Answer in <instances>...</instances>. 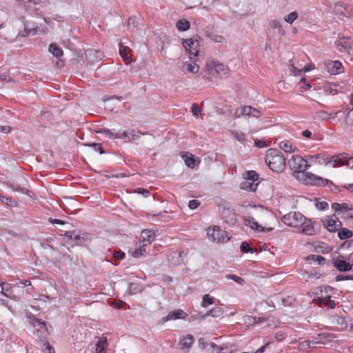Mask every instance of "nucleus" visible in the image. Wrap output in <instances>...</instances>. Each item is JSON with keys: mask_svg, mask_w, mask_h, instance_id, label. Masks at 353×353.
Listing matches in <instances>:
<instances>
[{"mask_svg": "<svg viewBox=\"0 0 353 353\" xmlns=\"http://www.w3.org/2000/svg\"><path fill=\"white\" fill-rule=\"evenodd\" d=\"M265 161L270 169L274 172H282L286 166L285 159L282 152L275 148H270L267 150Z\"/></svg>", "mask_w": 353, "mask_h": 353, "instance_id": "nucleus-1", "label": "nucleus"}, {"mask_svg": "<svg viewBox=\"0 0 353 353\" xmlns=\"http://www.w3.org/2000/svg\"><path fill=\"white\" fill-rule=\"evenodd\" d=\"M259 174L254 170L245 172L243 174V181L240 184V188L245 191L255 192L259 184Z\"/></svg>", "mask_w": 353, "mask_h": 353, "instance_id": "nucleus-2", "label": "nucleus"}, {"mask_svg": "<svg viewBox=\"0 0 353 353\" xmlns=\"http://www.w3.org/2000/svg\"><path fill=\"white\" fill-rule=\"evenodd\" d=\"M290 169L293 171V176L297 179L298 172H305L311 165L306 159L300 155H293L288 162Z\"/></svg>", "mask_w": 353, "mask_h": 353, "instance_id": "nucleus-3", "label": "nucleus"}, {"mask_svg": "<svg viewBox=\"0 0 353 353\" xmlns=\"http://www.w3.org/2000/svg\"><path fill=\"white\" fill-rule=\"evenodd\" d=\"M297 180L303 182L305 184H310L319 186H325L328 184L330 181L326 179L321 178L311 172H298Z\"/></svg>", "mask_w": 353, "mask_h": 353, "instance_id": "nucleus-4", "label": "nucleus"}, {"mask_svg": "<svg viewBox=\"0 0 353 353\" xmlns=\"http://www.w3.org/2000/svg\"><path fill=\"white\" fill-rule=\"evenodd\" d=\"M206 69L214 77H221L229 73V68L219 61L210 60L206 63Z\"/></svg>", "mask_w": 353, "mask_h": 353, "instance_id": "nucleus-5", "label": "nucleus"}, {"mask_svg": "<svg viewBox=\"0 0 353 353\" xmlns=\"http://www.w3.org/2000/svg\"><path fill=\"white\" fill-rule=\"evenodd\" d=\"M201 40V37L198 35H196L191 39L182 40L183 46L188 52L190 59L198 56L199 52V42Z\"/></svg>", "mask_w": 353, "mask_h": 353, "instance_id": "nucleus-6", "label": "nucleus"}, {"mask_svg": "<svg viewBox=\"0 0 353 353\" xmlns=\"http://www.w3.org/2000/svg\"><path fill=\"white\" fill-rule=\"evenodd\" d=\"M305 220V217L300 212H290L283 216V223L294 228L299 227Z\"/></svg>", "mask_w": 353, "mask_h": 353, "instance_id": "nucleus-7", "label": "nucleus"}, {"mask_svg": "<svg viewBox=\"0 0 353 353\" xmlns=\"http://www.w3.org/2000/svg\"><path fill=\"white\" fill-rule=\"evenodd\" d=\"M208 236L212 241L216 242L228 241L231 238L228 235L225 231L222 230L218 225L209 228L208 230Z\"/></svg>", "mask_w": 353, "mask_h": 353, "instance_id": "nucleus-8", "label": "nucleus"}, {"mask_svg": "<svg viewBox=\"0 0 353 353\" xmlns=\"http://www.w3.org/2000/svg\"><path fill=\"white\" fill-rule=\"evenodd\" d=\"M330 323L336 326L339 330H353V319L346 320L345 317L338 315L330 317Z\"/></svg>", "mask_w": 353, "mask_h": 353, "instance_id": "nucleus-9", "label": "nucleus"}, {"mask_svg": "<svg viewBox=\"0 0 353 353\" xmlns=\"http://www.w3.org/2000/svg\"><path fill=\"white\" fill-rule=\"evenodd\" d=\"M246 323L249 324H259L266 322V325L268 327H276L279 325V321L274 318H265V317H254L248 316L246 318Z\"/></svg>", "mask_w": 353, "mask_h": 353, "instance_id": "nucleus-10", "label": "nucleus"}, {"mask_svg": "<svg viewBox=\"0 0 353 353\" xmlns=\"http://www.w3.org/2000/svg\"><path fill=\"white\" fill-rule=\"evenodd\" d=\"M339 112L340 111L334 113H330L325 110L318 111L313 114L312 119L315 123H319L324 121L335 119Z\"/></svg>", "mask_w": 353, "mask_h": 353, "instance_id": "nucleus-11", "label": "nucleus"}, {"mask_svg": "<svg viewBox=\"0 0 353 353\" xmlns=\"http://www.w3.org/2000/svg\"><path fill=\"white\" fill-rule=\"evenodd\" d=\"M183 251H172L169 252L167 256L169 266L175 267L182 264L183 262Z\"/></svg>", "mask_w": 353, "mask_h": 353, "instance_id": "nucleus-12", "label": "nucleus"}, {"mask_svg": "<svg viewBox=\"0 0 353 353\" xmlns=\"http://www.w3.org/2000/svg\"><path fill=\"white\" fill-rule=\"evenodd\" d=\"M221 215L222 219L228 225H234L236 223V218L235 211L230 207H224L221 210Z\"/></svg>", "mask_w": 353, "mask_h": 353, "instance_id": "nucleus-13", "label": "nucleus"}, {"mask_svg": "<svg viewBox=\"0 0 353 353\" xmlns=\"http://www.w3.org/2000/svg\"><path fill=\"white\" fill-rule=\"evenodd\" d=\"M243 221L245 225L258 232L272 231L273 230L272 228L263 227L252 216H244Z\"/></svg>", "mask_w": 353, "mask_h": 353, "instance_id": "nucleus-14", "label": "nucleus"}, {"mask_svg": "<svg viewBox=\"0 0 353 353\" xmlns=\"http://www.w3.org/2000/svg\"><path fill=\"white\" fill-rule=\"evenodd\" d=\"M333 334L322 332L318 334L317 337L314 338L312 341H305L299 344L301 348H305L306 346L311 348L314 347V345L317 343H321V342L319 341V339H328L330 337H332Z\"/></svg>", "mask_w": 353, "mask_h": 353, "instance_id": "nucleus-15", "label": "nucleus"}, {"mask_svg": "<svg viewBox=\"0 0 353 353\" xmlns=\"http://www.w3.org/2000/svg\"><path fill=\"white\" fill-rule=\"evenodd\" d=\"M327 72L332 75L341 74L343 72V67L341 62L338 61H329L326 63Z\"/></svg>", "mask_w": 353, "mask_h": 353, "instance_id": "nucleus-16", "label": "nucleus"}, {"mask_svg": "<svg viewBox=\"0 0 353 353\" xmlns=\"http://www.w3.org/2000/svg\"><path fill=\"white\" fill-rule=\"evenodd\" d=\"M195 314H191L190 321L202 320L204 318L212 316L214 317L219 316L222 314L223 310H208L205 314H201L198 310H193Z\"/></svg>", "mask_w": 353, "mask_h": 353, "instance_id": "nucleus-17", "label": "nucleus"}, {"mask_svg": "<svg viewBox=\"0 0 353 353\" xmlns=\"http://www.w3.org/2000/svg\"><path fill=\"white\" fill-rule=\"evenodd\" d=\"M314 301L319 307H323L325 305L329 309H334L335 307L334 301L332 300L330 297H318L314 299Z\"/></svg>", "mask_w": 353, "mask_h": 353, "instance_id": "nucleus-18", "label": "nucleus"}, {"mask_svg": "<svg viewBox=\"0 0 353 353\" xmlns=\"http://www.w3.org/2000/svg\"><path fill=\"white\" fill-rule=\"evenodd\" d=\"M142 241L141 243L144 245H150L155 239V233L151 230H145L141 234Z\"/></svg>", "mask_w": 353, "mask_h": 353, "instance_id": "nucleus-19", "label": "nucleus"}, {"mask_svg": "<svg viewBox=\"0 0 353 353\" xmlns=\"http://www.w3.org/2000/svg\"><path fill=\"white\" fill-rule=\"evenodd\" d=\"M347 154H341L338 156H334L327 163L332 164L334 168L346 165Z\"/></svg>", "mask_w": 353, "mask_h": 353, "instance_id": "nucleus-20", "label": "nucleus"}, {"mask_svg": "<svg viewBox=\"0 0 353 353\" xmlns=\"http://www.w3.org/2000/svg\"><path fill=\"white\" fill-rule=\"evenodd\" d=\"M187 314L184 310H176L169 313L165 317L162 319V323L167 322L168 321L176 320L179 319H185Z\"/></svg>", "mask_w": 353, "mask_h": 353, "instance_id": "nucleus-21", "label": "nucleus"}, {"mask_svg": "<svg viewBox=\"0 0 353 353\" xmlns=\"http://www.w3.org/2000/svg\"><path fill=\"white\" fill-rule=\"evenodd\" d=\"M334 266L341 272L350 271L352 268V266L350 263L339 259H337L334 261Z\"/></svg>", "mask_w": 353, "mask_h": 353, "instance_id": "nucleus-22", "label": "nucleus"}, {"mask_svg": "<svg viewBox=\"0 0 353 353\" xmlns=\"http://www.w3.org/2000/svg\"><path fill=\"white\" fill-rule=\"evenodd\" d=\"M334 12L337 15L343 16L345 17H350V9L345 6L341 3H337L335 4L334 8Z\"/></svg>", "mask_w": 353, "mask_h": 353, "instance_id": "nucleus-23", "label": "nucleus"}, {"mask_svg": "<svg viewBox=\"0 0 353 353\" xmlns=\"http://www.w3.org/2000/svg\"><path fill=\"white\" fill-rule=\"evenodd\" d=\"M194 341V337L191 334H188L179 341V346L181 350L190 349Z\"/></svg>", "mask_w": 353, "mask_h": 353, "instance_id": "nucleus-24", "label": "nucleus"}, {"mask_svg": "<svg viewBox=\"0 0 353 353\" xmlns=\"http://www.w3.org/2000/svg\"><path fill=\"white\" fill-rule=\"evenodd\" d=\"M0 285L1 286V293L4 296L16 301L17 300V296L13 294L12 287L11 286L10 284L1 283H0Z\"/></svg>", "mask_w": 353, "mask_h": 353, "instance_id": "nucleus-25", "label": "nucleus"}, {"mask_svg": "<svg viewBox=\"0 0 353 353\" xmlns=\"http://www.w3.org/2000/svg\"><path fill=\"white\" fill-rule=\"evenodd\" d=\"M147 245H144L143 243L139 242L137 243L135 245V248H134V250H130V253H131V255L134 258H139L141 256H143L145 252V247Z\"/></svg>", "mask_w": 353, "mask_h": 353, "instance_id": "nucleus-26", "label": "nucleus"}, {"mask_svg": "<svg viewBox=\"0 0 353 353\" xmlns=\"http://www.w3.org/2000/svg\"><path fill=\"white\" fill-rule=\"evenodd\" d=\"M97 132L104 134L108 139H119V131L115 132L114 130L103 128L98 130Z\"/></svg>", "mask_w": 353, "mask_h": 353, "instance_id": "nucleus-27", "label": "nucleus"}, {"mask_svg": "<svg viewBox=\"0 0 353 353\" xmlns=\"http://www.w3.org/2000/svg\"><path fill=\"white\" fill-rule=\"evenodd\" d=\"M300 226L302 228V232L303 234L306 235H313L315 234V229L311 220L306 221L305 219Z\"/></svg>", "mask_w": 353, "mask_h": 353, "instance_id": "nucleus-28", "label": "nucleus"}, {"mask_svg": "<svg viewBox=\"0 0 353 353\" xmlns=\"http://www.w3.org/2000/svg\"><path fill=\"white\" fill-rule=\"evenodd\" d=\"M129 50L128 47L120 44L119 53L123 61L127 65L132 62L131 56L128 54Z\"/></svg>", "mask_w": 353, "mask_h": 353, "instance_id": "nucleus-29", "label": "nucleus"}, {"mask_svg": "<svg viewBox=\"0 0 353 353\" xmlns=\"http://www.w3.org/2000/svg\"><path fill=\"white\" fill-rule=\"evenodd\" d=\"M138 137L133 130L130 131H119V139H128V141H132L137 139Z\"/></svg>", "mask_w": 353, "mask_h": 353, "instance_id": "nucleus-30", "label": "nucleus"}, {"mask_svg": "<svg viewBox=\"0 0 353 353\" xmlns=\"http://www.w3.org/2000/svg\"><path fill=\"white\" fill-rule=\"evenodd\" d=\"M30 323L34 326V327H40L41 328L45 329L48 332V327L46 325V323L45 321H42L40 319H38L35 317L34 315H30L29 316Z\"/></svg>", "mask_w": 353, "mask_h": 353, "instance_id": "nucleus-31", "label": "nucleus"}, {"mask_svg": "<svg viewBox=\"0 0 353 353\" xmlns=\"http://www.w3.org/2000/svg\"><path fill=\"white\" fill-rule=\"evenodd\" d=\"M182 69H185L187 71L192 73H197L199 70V66L195 62H184L179 66Z\"/></svg>", "mask_w": 353, "mask_h": 353, "instance_id": "nucleus-32", "label": "nucleus"}, {"mask_svg": "<svg viewBox=\"0 0 353 353\" xmlns=\"http://www.w3.org/2000/svg\"><path fill=\"white\" fill-rule=\"evenodd\" d=\"M351 41L348 38H341L338 41L337 47L340 52H342L343 50H347V49L351 48Z\"/></svg>", "mask_w": 353, "mask_h": 353, "instance_id": "nucleus-33", "label": "nucleus"}, {"mask_svg": "<svg viewBox=\"0 0 353 353\" xmlns=\"http://www.w3.org/2000/svg\"><path fill=\"white\" fill-rule=\"evenodd\" d=\"M49 51L56 57H60L63 54V50L54 43L49 46Z\"/></svg>", "mask_w": 353, "mask_h": 353, "instance_id": "nucleus-34", "label": "nucleus"}, {"mask_svg": "<svg viewBox=\"0 0 353 353\" xmlns=\"http://www.w3.org/2000/svg\"><path fill=\"white\" fill-rule=\"evenodd\" d=\"M270 26L274 30H277L281 36H284L285 34V31L283 28L281 23L278 20L274 19L271 21L270 22Z\"/></svg>", "mask_w": 353, "mask_h": 353, "instance_id": "nucleus-35", "label": "nucleus"}, {"mask_svg": "<svg viewBox=\"0 0 353 353\" xmlns=\"http://www.w3.org/2000/svg\"><path fill=\"white\" fill-rule=\"evenodd\" d=\"M176 27L179 31H186L190 27V23L187 19H180L176 21Z\"/></svg>", "mask_w": 353, "mask_h": 353, "instance_id": "nucleus-36", "label": "nucleus"}, {"mask_svg": "<svg viewBox=\"0 0 353 353\" xmlns=\"http://www.w3.org/2000/svg\"><path fill=\"white\" fill-rule=\"evenodd\" d=\"M353 236V232L347 228H341L338 232V236L340 239L344 240L351 238Z\"/></svg>", "mask_w": 353, "mask_h": 353, "instance_id": "nucleus-37", "label": "nucleus"}, {"mask_svg": "<svg viewBox=\"0 0 353 353\" xmlns=\"http://www.w3.org/2000/svg\"><path fill=\"white\" fill-rule=\"evenodd\" d=\"M6 185L8 187L11 188L14 191L19 192L24 194H29V190L27 188H21L19 185L17 183L7 182Z\"/></svg>", "mask_w": 353, "mask_h": 353, "instance_id": "nucleus-38", "label": "nucleus"}, {"mask_svg": "<svg viewBox=\"0 0 353 353\" xmlns=\"http://www.w3.org/2000/svg\"><path fill=\"white\" fill-rule=\"evenodd\" d=\"M279 148L285 152H293L295 150V147L289 141H283L279 143Z\"/></svg>", "mask_w": 353, "mask_h": 353, "instance_id": "nucleus-39", "label": "nucleus"}, {"mask_svg": "<svg viewBox=\"0 0 353 353\" xmlns=\"http://www.w3.org/2000/svg\"><path fill=\"white\" fill-rule=\"evenodd\" d=\"M185 163L190 168H193L194 165L195 160L192 154L188 152H184L181 155Z\"/></svg>", "mask_w": 353, "mask_h": 353, "instance_id": "nucleus-40", "label": "nucleus"}, {"mask_svg": "<svg viewBox=\"0 0 353 353\" xmlns=\"http://www.w3.org/2000/svg\"><path fill=\"white\" fill-rule=\"evenodd\" d=\"M0 201L9 206L17 207L18 205V202L11 196L0 195Z\"/></svg>", "mask_w": 353, "mask_h": 353, "instance_id": "nucleus-41", "label": "nucleus"}, {"mask_svg": "<svg viewBox=\"0 0 353 353\" xmlns=\"http://www.w3.org/2000/svg\"><path fill=\"white\" fill-rule=\"evenodd\" d=\"M89 236L87 233L80 234L75 232L74 240L77 241L78 245H81L89 239Z\"/></svg>", "mask_w": 353, "mask_h": 353, "instance_id": "nucleus-42", "label": "nucleus"}, {"mask_svg": "<svg viewBox=\"0 0 353 353\" xmlns=\"http://www.w3.org/2000/svg\"><path fill=\"white\" fill-rule=\"evenodd\" d=\"M324 90L330 94H336L338 93V85L334 83H328L325 85Z\"/></svg>", "mask_w": 353, "mask_h": 353, "instance_id": "nucleus-43", "label": "nucleus"}, {"mask_svg": "<svg viewBox=\"0 0 353 353\" xmlns=\"http://www.w3.org/2000/svg\"><path fill=\"white\" fill-rule=\"evenodd\" d=\"M308 160H311L314 163L321 164L325 162V159L321 154L316 155H307L305 157Z\"/></svg>", "mask_w": 353, "mask_h": 353, "instance_id": "nucleus-44", "label": "nucleus"}, {"mask_svg": "<svg viewBox=\"0 0 353 353\" xmlns=\"http://www.w3.org/2000/svg\"><path fill=\"white\" fill-rule=\"evenodd\" d=\"M323 225L325 228L330 232H335L336 231V221L333 219H329L326 220Z\"/></svg>", "mask_w": 353, "mask_h": 353, "instance_id": "nucleus-45", "label": "nucleus"}, {"mask_svg": "<svg viewBox=\"0 0 353 353\" xmlns=\"http://www.w3.org/2000/svg\"><path fill=\"white\" fill-rule=\"evenodd\" d=\"M252 110V106H250V105H245V106H243V107H242L241 108L240 114H238L237 111L236 112V115L237 117H240L241 115L251 117Z\"/></svg>", "mask_w": 353, "mask_h": 353, "instance_id": "nucleus-46", "label": "nucleus"}, {"mask_svg": "<svg viewBox=\"0 0 353 353\" xmlns=\"http://www.w3.org/2000/svg\"><path fill=\"white\" fill-rule=\"evenodd\" d=\"M299 17V14L296 12H291L288 15L285 16L283 19L285 22L289 24H292Z\"/></svg>", "mask_w": 353, "mask_h": 353, "instance_id": "nucleus-47", "label": "nucleus"}, {"mask_svg": "<svg viewBox=\"0 0 353 353\" xmlns=\"http://www.w3.org/2000/svg\"><path fill=\"white\" fill-rule=\"evenodd\" d=\"M214 350H217L219 353H232L234 350V345H231L230 347H224V346H214Z\"/></svg>", "mask_w": 353, "mask_h": 353, "instance_id": "nucleus-48", "label": "nucleus"}, {"mask_svg": "<svg viewBox=\"0 0 353 353\" xmlns=\"http://www.w3.org/2000/svg\"><path fill=\"white\" fill-rule=\"evenodd\" d=\"M240 250L243 253H254L255 250L250 247V244L246 241H243L240 245Z\"/></svg>", "mask_w": 353, "mask_h": 353, "instance_id": "nucleus-49", "label": "nucleus"}, {"mask_svg": "<svg viewBox=\"0 0 353 353\" xmlns=\"http://www.w3.org/2000/svg\"><path fill=\"white\" fill-rule=\"evenodd\" d=\"M214 299L211 297L209 294H205L203 297V301L201 303V307H206L210 305L213 304Z\"/></svg>", "mask_w": 353, "mask_h": 353, "instance_id": "nucleus-50", "label": "nucleus"}, {"mask_svg": "<svg viewBox=\"0 0 353 353\" xmlns=\"http://www.w3.org/2000/svg\"><path fill=\"white\" fill-rule=\"evenodd\" d=\"M85 145L92 148L95 151L99 152L101 154L105 153V152L103 149L101 143H90L85 144Z\"/></svg>", "mask_w": 353, "mask_h": 353, "instance_id": "nucleus-51", "label": "nucleus"}, {"mask_svg": "<svg viewBox=\"0 0 353 353\" xmlns=\"http://www.w3.org/2000/svg\"><path fill=\"white\" fill-rule=\"evenodd\" d=\"M344 122L347 125H353V106L352 108L347 113Z\"/></svg>", "mask_w": 353, "mask_h": 353, "instance_id": "nucleus-52", "label": "nucleus"}, {"mask_svg": "<svg viewBox=\"0 0 353 353\" xmlns=\"http://www.w3.org/2000/svg\"><path fill=\"white\" fill-rule=\"evenodd\" d=\"M225 277L228 279L233 280L234 281H235L236 283H237L240 285H243L245 283V281L241 277H240L236 274H227L225 276Z\"/></svg>", "mask_w": 353, "mask_h": 353, "instance_id": "nucleus-53", "label": "nucleus"}, {"mask_svg": "<svg viewBox=\"0 0 353 353\" xmlns=\"http://www.w3.org/2000/svg\"><path fill=\"white\" fill-rule=\"evenodd\" d=\"M291 72L294 73V75H299L303 72H306L309 71V69L305 67L304 68L299 70L296 68L293 64L291 65Z\"/></svg>", "mask_w": 353, "mask_h": 353, "instance_id": "nucleus-54", "label": "nucleus"}, {"mask_svg": "<svg viewBox=\"0 0 353 353\" xmlns=\"http://www.w3.org/2000/svg\"><path fill=\"white\" fill-rule=\"evenodd\" d=\"M314 259L315 261H317L318 264H324L325 263V259L322 256H320V255H310L308 257H307V259Z\"/></svg>", "mask_w": 353, "mask_h": 353, "instance_id": "nucleus-55", "label": "nucleus"}, {"mask_svg": "<svg viewBox=\"0 0 353 353\" xmlns=\"http://www.w3.org/2000/svg\"><path fill=\"white\" fill-rule=\"evenodd\" d=\"M232 134L234 137L240 142H243L245 139V135L242 132L233 131Z\"/></svg>", "mask_w": 353, "mask_h": 353, "instance_id": "nucleus-56", "label": "nucleus"}, {"mask_svg": "<svg viewBox=\"0 0 353 353\" xmlns=\"http://www.w3.org/2000/svg\"><path fill=\"white\" fill-rule=\"evenodd\" d=\"M210 39L216 43H223L225 41V38L223 36L214 33L212 34Z\"/></svg>", "mask_w": 353, "mask_h": 353, "instance_id": "nucleus-57", "label": "nucleus"}, {"mask_svg": "<svg viewBox=\"0 0 353 353\" xmlns=\"http://www.w3.org/2000/svg\"><path fill=\"white\" fill-rule=\"evenodd\" d=\"M315 205L320 210H325L328 208V203L325 201H318L315 203Z\"/></svg>", "mask_w": 353, "mask_h": 353, "instance_id": "nucleus-58", "label": "nucleus"}, {"mask_svg": "<svg viewBox=\"0 0 353 353\" xmlns=\"http://www.w3.org/2000/svg\"><path fill=\"white\" fill-rule=\"evenodd\" d=\"M125 256V254L121 250L114 251L113 253V257L117 261L122 260Z\"/></svg>", "mask_w": 353, "mask_h": 353, "instance_id": "nucleus-59", "label": "nucleus"}, {"mask_svg": "<svg viewBox=\"0 0 353 353\" xmlns=\"http://www.w3.org/2000/svg\"><path fill=\"white\" fill-rule=\"evenodd\" d=\"M203 33H204V35L208 37V38H210V37L212 35V34L214 33L213 32V27L212 26H206L204 29H203Z\"/></svg>", "mask_w": 353, "mask_h": 353, "instance_id": "nucleus-60", "label": "nucleus"}, {"mask_svg": "<svg viewBox=\"0 0 353 353\" xmlns=\"http://www.w3.org/2000/svg\"><path fill=\"white\" fill-rule=\"evenodd\" d=\"M39 344L41 347H42V349L43 348H46V346L48 345H50V344L49 343V341H48V339L43 336V337H41L39 339Z\"/></svg>", "mask_w": 353, "mask_h": 353, "instance_id": "nucleus-61", "label": "nucleus"}, {"mask_svg": "<svg viewBox=\"0 0 353 353\" xmlns=\"http://www.w3.org/2000/svg\"><path fill=\"white\" fill-rule=\"evenodd\" d=\"M199 201L195 199L190 200L188 203V206L192 210L196 209L199 206Z\"/></svg>", "mask_w": 353, "mask_h": 353, "instance_id": "nucleus-62", "label": "nucleus"}, {"mask_svg": "<svg viewBox=\"0 0 353 353\" xmlns=\"http://www.w3.org/2000/svg\"><path fill=\"white\" fill-rule=\"evenodd\" d=\"M191 112L193 115L198 117L199 114L201 112V108L198 105H193Z\"/></svg>", "mask_w": 353, "mask_h": 353, "instance_id": "nucleus-63", "label": "nucleus"}, {"mask_svg": "<svg viewBox=\"0 0 353 353\" xmlns=\"http://www.w3.org/2000/svg\"><path fill=\"white\" fill-rule=\"evenodd\" d=\"M285 336H286L285 333L282 331H279V332H276L275 334V339L279 341H283L285 338Z\"/></svg>", "mask_w": 353, "mask_h": 353, "instance_id": "nucleus-64", "label": "nucleus"}]
</instances>
